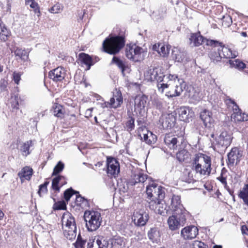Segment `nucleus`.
I'll use <instances>...</instances> for the list:
<instances>
[{"label": "nucleus", "instance_id": "nucleus-10", "mask_svg": "<svg viewBox=\"0 0 248 248\" xmlns=\"http://www.w3.org/2000/svg\"><path fill=\"white\" fill-rule=\"evenodd\" d=\"M164 199L159 198L156 200H151L149 202V207L151 210H153L156 213L164 216L168 212V206L166 204Z\"/></svg>", "mask_w": 248, "mask_h": 248}, {"label": "nucleus", "instance_id": "nucleus-52", "mask_svg": "<svg viewBox=\"0 0 248 248\" xmlns=\"http://www.w3.org/2000/svg\"><path fill=\"white\" fill-rule=\"evenodd\" d=\"M62 10V6L60 3H56L49 9V11L51 13L58 14Z\"/></svg>", "mask_w": 248, "mask_h": 248}, {"label": "nucleus", "instance_id": "nucleus-31", "mask_svg": "<svg viewBox=\"0 0 248 248\" xmlns=\"http://www.w3.org/2000/svg\"><path fill=\"white\" fill-rule=\"evenodd\" d=\"M186 53L180 51L177 48H175L172 51V57L176 62H184L186 59Z\"/></svg>", "mask_w": 248, "mask_h": 248}, {"label": "nucleus", "instance_id": "nucleus-7", "mask_svg": "<svg viewBox=\"0 0 248 248\" xmlns=\"http://www.w3.org/2000/svg\"><path fill=\"white\" fill-rule=\"evenodd\" d=\"M226 101L229 107H231L232 109L233 113L231 116L232 120H233L235 122H242L248 120V114L242 113L241 110L233 100L229 99Z\"/></svg>", "mask_w": 248, "mask_h": 248}, {"label": "nucleus", "instance_id": "nucleus-6", "mask_svg": "<svg viewBox=\"0 0 248 248\" xmlns=\"http://www.w3.org/2000/svg\"><path fill=\"white\" fill-rule=\"evenodd\" d=\"M146 193L150 201L165 198L164 188L154 182H152L146 186Z\"/></svg>", "mask_w": 248, "mask_h": 248}, {"label": "nucleus", "instance_id": "nucleus-36", "mask_svg": "<svg viewBox=\"0 0 248 248\" xmlns=\"http://www.w3.org/2000/svg\"><path fill=\"white\" fill-rule=\"evenodd\" d=\"M239 197L242 199L245 204L248 207V185H245L239 193Z\"/></svg>", "mask_w": 248, "mask_h": 248}, {"label": "nucleus", "instance_id": "nucleus-42", "mask_svg": "<svg viewBox=\"0 0 248 248\" xmlns=\"http://www.w3.org/2000/svg\"><path fill=\"white\" fill-rule=\"evenodd\" d=\"M118 186L120 192L121 194H124L128 191L130 184H129V181L128 182H121L118 183Z\"/></svg>", "mask_w": 248, "mask_h": 248}, {"label": "nucleus", "instance_id": "nucleus-35", "mask_svg": "<svg viewBox=\"0 0 248 248\" xmlns=\"http://www.w3.org/2000/svg\"><path fill=\"white\" fill-rule=\"evenodd\" d=\"M53 113L55 116L62 118L64 115V110L62 105L59 104H54L53 106Z\"/></svg>", "mask_w": 248, "mask_h": 248}, {"label": "nucleus", "instance_id": "nucleus-8", "mask_svg": "<svg viewBox=\"0 0 248 248\" xmlns=\"http://www.w3.org/2000/svg\"><path fill=\"white\" fill-rule=\"evenodd\" d=\"M178 77L175 75H165L162 77V79L157 81V87L158 91L163 93L164 90L172 86L175 83V80L177 79Z\"/></svg>", "mask_w": 248, "mask_h": 248}, {"label": "nucleus", "instance_id": "nucleus-56", "mask_svg": "<svg viewBox=\"0 0 248 248\" xmlns=\"http://www.w3.org/2000/svg\"><path fill=\"white\" fill-rule=\"evenodd\" d=\"M134 119L131 118L126 123V128L127 131H131L134 129Z\"/></svg>", "mask_w": 248, "mask_h": 248}, {"label": "nucleus", "instance_id": "nucleus-46", "mask_svg": "<svg viewBox=\"0 0 248 248\" xmlns=\"http://www.w3.org/2000/svg\"><path fill=\"white\" fill-rule=\"evenodd\" d=\"M19 97L18 94H14L11 95L10 98V103L11 106L13 108L18 109L19 103H18Z\"/></svg>", "mask_w": 248, "mask_h": 248}, {"label": "nucleus", "instance_id": "nucleus-21", "mask_svg": "<svg viewBox=\"0 0 248 248\" xmlns=\"http://www.w3.org/2000/svg\"><path fill=\"white\" fill-rule=\"evenodd\" d=\"M65 70L61 66L51 70L48 74L49 77L54 81H61L62 80L65 76Z\"/></svg>", "mask_w": 248, "mask_h": 248}, {"label": "nucleus", "instance_id": "nucleus-62", "mask_svg": "<svg viewBox=\"0 0 248 248\" xmlns=\"http://www.w3.org/2000/svg\"><path fill=\"white\" fill-rule=\"evenodd\" d=\"M13 80L15 83L18 84L21 79V74L19 73L14 72L13 73Z\"/></svg>", "mask_w": 248, "mask_h": 248}, {"label": "nucleus", "instance_id": "nucleus-15", "mask_svg": "<svg viewBox=\"0 0 248 248\" xmlns=\"http://www.w3.org/2000/svg\"><path fill=\"white\" fill-rule=\"evenodd\" d=\"M215 45L214 44L213 46H219L220 48V52L221 54L222 58L226 59H233L236 58L238 55V53L237 51L232 50L229 47L225 46L222 43L215 41Z\"/></svg>", "mask_w": 248, "mask_h": 248}, {"label": "nucleus", "instance_id": "nucleus-57", "mask_svg": "<svg viewBox=\"0 0 248 248\" xmlns=\"http://www.w3.org/2000/svg\"><path fill=\"white\" fill-rule=\"evenodd\" d=\"M9 35V31L4 26L1 29L0 31V37L3 36L2 39L5 40Z\"/></svg>", "mask_w": 248, "mask_h": 248}, {"label": "nucleus", "instance_id": "nucleus-13", "mask_svg": "<svg viewBox=\"0 0 248 248\" xmlns=\"http://www.w3.org/2000/svg\"><path fill=\"white\" fill-rule=\"evenodd\" d=\"M107 173L108 176L116 177L120 172L118 161L113 157H108L107 160Z\"/></svg>", "mask_w": 248, "mask_h": 248}, {"label": "nucleus", "instance_id": "nucleus-45", "mask_svg": "<svg viewBox=\"0 0 248 248\" xmlns=\"http://www.w3.org/2000/svg\"><path fill=\"white\" fill-rule=\"evenodd\" d=\"M15 54L16 56H18L23 61H27L28 59V53L24 50L17 49L15 51Z\"/></svg>", "mask_w": 248, "mask_h": 248}, {"label": "nucleus", "instance_id": "nucleus-54", "mask_svg": "<svg viewBox=\"0 0 248 248\" xmlns=\"http://www.w3.org/2000/svg\"><path fill=\"white\" fill-rule=\"evenodd\" d=\"M49 182L46 181L43 184L40 185L38 193L40 197L42 196V194H45L47 192V186Z\"/></svg>", "mask_w": 248, "mask_h": 248}, {"label": "nucleus", "instance_id": "nucleus-40", "mask_svg": "<svg viewBox=\"0 0 248 248\" xmlns=\"http://www.w3.org/2000/svg\"><path fill=\"white\" fill-rule=\"evenodd\" d=\"M156 74V73H155V67H150L145 73L144 76L148 81H155V75Z\"/></svg>", "mask_w": 248, "mask_h": 248}, {"label": "nucleus", "instance_id": "nucleus-58", "mask_svg": "<svg viewBox=\"0 0 248 248\" xmlns=\"http://www.w3.org/2000/svg\"><path fill=\"white\" fill-rule=\"evenodd\" d=\"M87 248H99L96 237L93 239H90Z\"/></svg>", "mask_w": 248, "mask_h": 248}, {"label": "nucleus", "instance_id": "nucleus-47", "mask_svg": "<svg viewBox=\"0 0 248 248\" xmlns=\"http://www.w3.org/2000/svg\"><path fill=\"white\" fill-rule=\"evenodd\" d=\"M160 46L161 47L160 48L158 54L160 56L163 57L167 56L169 53V46H166L164 44H162V45H161Z\"/></svg>", "mask_w": 248, "mask_h": 248}, {"label": "nucleus", "instance_id": "nucleus-33", "mask_svg": "<svg viewBox=\"0 0 248 248\" xmlns=\"http://www.w3.org/2000/svg\"><path fill=\"white\" fill-rule=\"evenodd\" d=\"M108 242L111 248H120L123 244V239L120 236H115L110 239Z\"/></svg>", "mask_w": 248, "mask_h": 248}, {"label": "nucleus", "instance_id": "nucleus-14", "mask_svg": "<svg viewBox=\"0 0 248 248\" xmlns=\"http://www.w3.org/2000/svg\"><path fill=\"white\" fill-rule=\"evenodd\" d=\"M242 152L237 147H234L228 154V162L229 166H233L234 164H237L240 162L242 156Z\"/></svg>", "mask_w": 248, "mask_h": 248}, {"label": "nucleus", "instance_id": "nucleus-20", "mask_svg": "<svg viewBox=\"0 0 248 248\" xmlns=\"http://www.w3.org/2000/svg\"><path fill=\"white\" fill-rule=\"evenodd\" d=\"M176 121V118L172 113L162 114L159 122L163 128H171Z\"/></svg>", "mask_w": 248, "mask_h": 248}, {"label": "nucleus", "instance_id": "nucleus-19", "mask_svg": "<svg viewBox=\"0 0 248 248\" xmlns=\"http://www.w3.org/2000/svg\"><path fill=\"white\" fill-rule=\"evenodd\" d=\"M148 218V214L146 212L137 211L134 213L132 219L137 226H143L146 224Z\"/></svg>", "mask_w": 248, "mask_h": 248}, {"label": "nucleus", "instance_id": "nucleus-43", "mask_svg": "<svg viewBox=\"0 0 248 248\" xmlns=\"http://www.w3.org/2000/svg\"><path fill=\"white\" fill-rule=\"evenodd\" d=\"M188 97L193 103H197L201 98L199 93L195 91L193 88H192V91H190Z\"/></svg>", "mask_w": 248, "mask_h": 248}, {"label": "nucleus", "instance_id": "nucleus-30", "mask_svg": "<svg viewBox=\"0 0 248 248\" xmlns=\"http://www.w3.org/2000/svg\"><path fill=\"white\" fill-rule=\"evenodd\" d=\"M147 179V175L139 172L134 175L133 178L129 180V184L133 186L138 183H144Z\"/></svg>", "mask_w": 248, "mask_h": 248}, {"label": "nucleus", "instance_id": "nucleus-5", "mask_svg": "<svg viewBox=\"0 0 248 248\" xmlns=\"http://www.w3.org/2000/svg\"><path fill=\"white\" fill-rule=\"evenodd\" d=\"M188 214L179 213L178 214L173 213L167 220L169 229L171 231L178 229L181 226H183L186 220V217Z\"/></svg>", "mask_w": 248, "mask_h": 248}, {"label": "nucleus", "instance_id": "nucleus-27", "mask_svg": "<svg viewBox=\"0 0 248 248\" xmlns=\"http://www.w3.org/2000/svg\"><path fill=\"white\" fill-rule=\"evenodd\" d=\"M67 183L66 178L62 175H58L55 177L52 182V187L53 190L59 192L60 187Z\"/></svg>", "mask_w": 248, "mask_h": 248}, {"label": "nucleus", "instance_id": "nucleus-1", "mask_svg": "<svg viewBox=\"0 0 248 248\" xmlns=\"http://www.w3.org/2000/svg\"><path fill=\"white\" fill-rule=\"evenodd\" d=\"M211 160L210 156L200 154L196 155L192 160L191 169L201 175H209L211 172Z\"/></svg>", "mask_w": 248, "mask_h": 248}, {"label": "nucleus", "instance_id": "nucleus-51", "mask_svg": "<svg viewBox=\"0 0 248 248\" xmlns=\"http://www.w3.org/2000/svg\"><path fill=\"white\" fill-rule=\"evenodd\" d=\"M79 194L78 191H75L72 188L66 190L64 192V197L66 201H68L72 196L74 194Z\"/></svg>", "mask_w": 248, "mask_h": 248}, {"label": "nucleus", "instance_id": "nucleus-37", "mask_svg": "<svg viewBox=\"0 0 248 248\" xmlns=\"http://www.w3.org/2000/svg\"><path fill=\"white\" fill-rule=\"evenodd\" d=\"M76 196L75 203L77 206H80L82 208L89 206V202L87 199L81 196L79 194Z\"/></svg>", "mask_w": 248, "mask_h": 248}, {"label": "nucleus", "instance_id": "nucleus-50", "mask_svg": "<svg viewBox=\"0 0 248 248\" xmlns=\"http://www.w3.org/2000/svg\"><path fill=\"white\" fill-rule=\"evenodd\" d=\"M157 74L155 75V81H156L157 82L158 80H160L162 79V77L164 75V73L163 72V69L159 67H155V73Z\"/></svg>", "mask_w": 248, "mask_h": 248}, {"label": "nucleus", "instance_id": "nucleus-53", "mask_svg": "<svg viewBox=\"0 0 248 248\" xmlns=\"http://www.w3.org/2000/svg\"><path fill=\"white\" fill-rule=\"evenodd\" d=\"M86 241L83 240L79 234L78 236L77 241L74 244L75 248H84Z\"/></svg>", "mask_w": 248, "mask_h": 248}, {"label": "nucleus", "instance_id": "nucleus-2", "mask_svg": "<svg viewBox=\"0 0 248 248\" xmlns=\"http://www.w3.org/2000/svg\"><path fill=\"white\" fill-rule=\"evenodd\" d=\"M124 38L116 36L107 38L102 46L104 51L109 54L114 55L120 51L124 45Z\"/></svg>", "mask_w": 248, "mask_h": 248}, {"label": "nucleus", "instance_id": "nucleus-26", "mask_svg": "<svg viewBox=\"0 0 248 248\" xmlns=\"http://www.w3.org/2000/svg\"><path fill=\"white\" fill-rule=\"evenodd\" d=\"M164 142L170 149L176 150L179 140L174 135L168 134L165 136Z\"/></svg>", "mask_w": 248, "mask_h": 248}, {"label": "nucleus", "instance_id": "nucleus-63", "mask_svg": "<svg viewBox=\"0 0 248 248\" xmlns=\"http://www.w3.org/2000/svg\"><path fill=\"white\" fill-rule=\"evenodd\" d=\"M143 139L144 141L148 144H151L155 141V140L154 139L151 140L150 137L147 134H144Z\"/></svg>", "mask_w": 248, "mask_h": 248}, {"label": "nucleus", "instance_id": "nucleus-11", "mask_svg": "<svg viewBox=\"0 0 248 248\" xmlns=\"http://www.w3.org/2000/svg\"><path fill=\"white\" fill-rule=\"evenodd\" d=\"M232 137L227 131H223L215 140V146L217 148L221 149H226L231 144Z\"/></svg>", "mask_w": 248, "mask_h": 248}, {"label": "nucleus", "instance_id": "nucleus-25", "mask_svg": "<svg viewBox=\"0 0 248 248\" xmlns=\"http://www.w3.org/2000/svg\"><path fill=\"white\" fill-rule=\"evenodd\" d=\"M212 115V112L208 110L205 109L201 112L200 118L206 127L209 128L212 127L214 122Z\"/></svg>", "mask_w": 248, "mask_h": 248}, {"label": "nucleus", "instance_id": "nucleus-28", "mask_svg": "<svg viewBox=\"0 0 248 248\" xmlns=\"http://www.w3.org/2000/svg\"><path fill=\"white\" fill-rule=\"evenodd\" d=\"M78 61L81 65L85 64L87 66V70H89L91 66L93 64L92 57L85 53H81L79 54Z\"/></svg>", "mask_w": 248, "mask_h": 248}, {"label": "nucleus", "instance_id": "nucleus-55", "mask_svg": "<svg viewBox=\"0 0 248 248\" xmlns=\"http://www.w3.org/2000/svg\"><path fill=\"white\" fill-rule=\"evenodd\" d=\"M217 179L224 186V187L228 190L229 192L231 194V191L227 186V183L226 181V178L223 176L222 172H221L220 176L217 178Z\"/></svg>", "mask_w": 248, "mask_h": 248}, {"label": "nucleus", "instance_id": "nucleus-34", "mask_svg": "<svg viewBox=\"0 0 248 248\" xmlns=\"http://www.w3.org/2000/svg\"><path fill=\"white\" fill-rule=\"evenodd\" d=\"M229 62L231 67L235 68L239 70H242L246 68L245 63L239 59L229 60Z\"/></svg>", "mask_w": 248, "mask_h": 248}, {"label": "nucleus", "instance_id": "nucleus-17", "mask_svg": "<svg viewBox=\"0 0 248 248\" xmlns=\"http://www.w3.org/2000/svg\"><path fill=\"white\" fill-rule=\"evenodd\" d=\"M179 119L181 121L189 122V120L194 116V112L192 109L188 107H181L177 110Z\"/></svg>", "mask_w": 248, "mask_h": 248}, {"label": "nucleus", "instance_id": "nucleus-64", "mask_svg": "<svg viewBox=\"0 0 248 248\" xmlns=\"http://www.w3.org/2000/svg\"><path fill=\"white\" fill-rule=\"evenodd\" d=\"M78 21H81L83 19L84 16L85 14V10H78Z\"/></svg>", "mask_w": 248, "mask_h": 248}, {"label": "nucleus", "instance_id": "nucleus-24", "mask_svg": "<svg viewBox=\"0 0 248 248\" xmlns=\"http://www.w3.org/2000/svg\"><path fill=\"white\" fill-rule=\"evenodd\" d=\"M148 104V98L145 95L137 96L135 99V109L141 111Z\"/></svg>", "mask_w": 248, "mask_h": 248}, {"label": "nucleus", "instance_id": "nucleus-12", "mask_svg": "<svg viewBox=\"0 0 248 248\" xmlns=\"http://www.w3.org/2000/svg\"><path fill=\"white\" fill-rule=\"evenodd\" d=\"M189 41L190 44L193 46H199L204 44L207 46H212L216 44L215 41L203 38L200 32L192 34Z\"/></svg>", "mask_w": 248, "mask_h": 248}, {"label": "nucleus", "instance_id": "nucleus-29", "mask_svg": "<svg viewBox=\"0 0 248 248\" xmlns=\"http://www.w3.org/2000/svg\"><path fill=\"white\" fill-rule=\"evenodd\" d=\"M33 173L32 169L30 167H24L18 173L22 182L25 180H30Z\"/></svg>", "mask_w": 248, "mask_h": 248}, {"label": "nucleus", "instance_id": "nucleus-18", "mask_svg": "<svg viewBox=\"0 0 248 248\" xmlns=\"http://www.w3.org/2000/svg\"><path fill=\"white\" fill-rule=\"evenodd\" d=\"M171 208L173 213L188 214L181 203V198L179 196L174 195L171 199Z\"/></svg>", "mask_w": 248, "mask_h": 248}, {"label": "nucleus", "instance_id": "nucleus-16", "mask_svg": "<svg viewBox=\"0 0 248 248\" xmlns=\"http://www.w3.org/2000/svg\"><path fill=\"white\" fill-rule=\"evenodd\" d=\"M199 232L198 229L194 225L185 227L181 231V235L185 240H191L195 238Z\"/></svg>", "mask_w": 248, "mask_h": 248}, {"label": "nucleus", "instance_id": "nucleus-38", "mask_svg": "<svg viewBox=\"0 0 248 248\" xmlns=\"http://www.w3.org/2000/svg\"><path fill=\"white\" fill-rule=\"evenodd\" d=\"M32 145V141L31 140L24 143L20 148V150L22 152V155L25 156H27L29 155L30 154V148Z\"/></svg>", "mask_w": 248, "mask_h": 248}, {"label": "nucleus", "instance_id": "nucleus-59", "mask_svg": "<svg viewBox=\"0 0 248 248\" xmlns=\"http://www.w3.org/2000/svg\"><path fill=\"white\" fill-rule=\"evenodd\" d=\"M66 204L63 201H61L55 204L54 209L56 210H64L66 208Z\"/></svg>", "mask_w": 248, "mask_h": 248}, {"label": "nucleus", "instance_id": "nucleus-3", "mask_svg": "<svg viewBox=\"0 0 248 248\" xmlns=\"http://www.w3.org/2000/svg\"><path fill=\"white\" fill-rule=\"evenodd\" d=\"M84 218L87 230L90 232L97 230L100 227L102 222L101 214L93 210L86 211L84 212Z\"/></svg>", "mask_w": 248, "mask_h": 248}, {"label": "nucleus", "instance_id": "nucleus-39", "mask_svg": "<svg viewBox=\"0 0 248 248\" xmlns=\"http://www.w3.org/2000/svg\"><path fill=\"white\" fill-rule=\"evenodd\" d=\"M190 154L186 150H182L176 154V158L180 162H183L189 158Z\"/></svg>", "mask_w": 248, "mask_h": 248}, {"label": "nucleus", "instance_id": "nucleus-23", "mask_svg": "<svg viewBox=\"0 0 248 248\" xmlns=\"http://www.w3.org/2000/svg\"><path fill=\"white\" fill-rule=\"evenodd\" d=\"M123 102V98L120 90L115 89L113 92V96L110 99V108H116Z\"/></svg>", "mask_w": 248, "mask_h": 248}, {"label": "nucleus", "instance_id": "nucleus-9", "mask_svg": "<svg viewBox=\"0 0 248 248\" xmlns=\"http://www.w3.org/2000/svg\"><path fill=\"white\" fill-rule=\"evenodd\" d=\"M186 87V83L182 79L177 78L175 80L172 86L170 87V90L166 93L168 97H173L179 96Z\"/></svg>", "mask_w": 248, "mask_h": 248}, {"label": "nucleus", "instance_id": "nucleus-41", "mask_svg": "<svg viewBox=\"0 0 248 248\" xmlns=\"http://www.w3.org/2000/svg\"><path fill=\"white\" fill-rule=\"evenodd\" d=\"M210 58L214 62H220L222 59L220 48H217V52L213 51L210 54Z\"/></svg>", "mask_w": 248, "mask_h": 248}, {"label": "nucleus", "instance_id": "nucleus-4", "mask_svg": "<svg viewBox=\"0 0 248 248\" xmlns=\"http://www.w3.org/2000/svg\"><path fill=\"white\" fill-rule=\"evenodd\" d=\"M126 57L129 60L136 62L144 59L146 54L144 49L135 44L127 45L125 50Z\"/></svg>", "mask_w": 248, "mask_h": 248}, {"label": "nucleus", "instance_id": "nucleus-60", "mask_svg": "<svg viewBox=\"0 0 248 248\" xmlns=\"http://www.w3.org/2000/svg\"><path fill=\"white\" fill-rule=\"evenodd\" d=\"M193 248H206V246L201 241H195L193 243Z\"/></svg>", "mask_w": 248, "mask_h": 248}, {"label": "nucleus", "instance_id": "nucleus-49", "mask_svg": "<svg viewBox=\"0 0 248 248\" xmlns=\"http://www.w3.org/2000/svg\"><path fill=\"white\" fill-rule=\"evenodd\" d=\"M64 166V164L61 161H59L53 169L52 176L56 175L57 174L61 172L63 170Z\"/></svg>", "mask_w": 248, "mask_h": 248}, {"label": "nucleus", "instance_id": "nucleus-61", "mask_svg": "<svg viewBox=\"0 0 248 248\" xmlns=\"http://www.w3.org/2000/svg\"><path fill=\"white\" fill-rule=\"evenodd\" d=\"M155 105L157 108L159 110H162L164 108L165 102L163 100H157L155 102Z\"/></svg>", "mask_w": 248, "mask_h": 248}, {"label": "nucleus", "instance_id": "nucleus-48", "mask_svg": "<svg viewBox=\"0 0 248 248\" xmlns=\"http://www.w3.org/2000/svg\"><path fill=\"white\" fill-rule=\"evenodd\" d=\"M112 62L116 64L118 67L122 70V73H124V64L123 62L116 57H113Z\"/></svg>", "mask_w": 248, "mask_h": 248}, {"label": "nucleus", "instance_id": "nucleus-44", "mask_svg": "<svg viewBox=\"0 0 248 248\" xmlns=\"http://www.w3.org/2000/svg\"><path fill=\"white\" fill-rule=\"evenodd\" d=\"M99 248H108L109 243L102 236L96 237Z\"/></svg>", "mask_w": 248, "mask_h": 248}, {"label": "nucleus", "instance_id": "nucleus-22", "mask_svg": "<svg viewBox=\"0 0 248 248\" xmlns=\"http://www.w3.org/2000/svg\"><path fill=\"white\" fill-rule=\"evenodd\" d=\"M62 229H68L77 227L74 217L70 213L64 214L62 219Z\"/></svg>", "mask_w": 248, "mask_h": 248}, {"label": "nucleus", "instance_id": "nucleus-32", "mask_svg": "<svg viewBox=\"0 0 248 248\" xmlns=\"http://www.w3.org/2000/svg\"><path fill=\"white\" fill-rule=\"evenodd\" d=\"M63 233L64 236L66 239L69 240H74L77 236V227L71 228L68 229H63Z\"/></svg>", "mask_w": 248, "mask_h": 248}]
</instances>
